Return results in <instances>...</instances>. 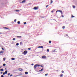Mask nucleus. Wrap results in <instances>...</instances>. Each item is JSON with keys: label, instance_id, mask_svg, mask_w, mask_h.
I'll list each match as a JSON object with an SVG mask.
<instances>
[{"label": "nucleus", "instance_id": "obj_1", "mask_svg": "<svg viewBox=\"0 0 77 77\" xmlns=\"http://www.w3.org/2000/svg\"><path fill=\"white\" fill-rule=\"evenodd\" d=\"M39 7H35L33 8V9L34 10H37V9H38Z\"/></svg>", "mask_w": 77, "mask_h": 77}, {"label": "nucleus", "instance_id": "obj_2", "mask_svg": "<svg viewBox=\"0 0 77 77\" xmlns=\"http://www.w3.org/2000/svg\"><path fill=\"white\" fill-rule=\"evenodd\" d=\"M23 53H24L23 54H24V55H26V54L27 53V51H24L23 52Z\"/></svg>", "mask_w": 77, "mask_h": 77}, {"label": "nucleus", "instance_id": "obj_3", "mask_svg": "<svg viewBox=\"0 0 77 77\" xmlns=\"http://www.w3.org/2000/svg\"><path fill=\"white\" fill-rule=\"evenodd\" d=\"M8 73V71L6 70L5 71V72H4L3 73V75H5V74H6Z\"/></svg>", "mask_w": 77, "mask_h": 77}, {"label": "nucleus", "instance_id": "obj_4", "mask_svg": "<svg viewBox=\"0 0 77 77\" xmlns=\"http://www.w3.org/2000/svg\"><path fill=\"white\" fill-rule=\"evenodd\" d=\"M25 2H26V0H24L22 2H21L20 3H25Z\"/></svg>", "mask_w": 77, "mask_h": 77}, {"label": "nucleus", "instance_id": "obj_5", "mask_svg": "<svg viewBox=\"0 0 77 77\" xmlns=\"http://www.w3.org/2000/svg\"><path fill=\"white\" fill-rule=\"evenodd\" d=\"M42 57L43 59H45V58H47V57H46L45 56H42Z\"/></svg>", "mask_w": 77, "mask_h": 77}, {"label": "nucleus", "instance_id": "obj_6", "mask_svg": "<svg viewBox=\"0 0 77 77\" xmlns=\"http://www.w3.org/2000/svg\"><path fill=\"white\" fill-rule=\"evenodd\" d=\"M58 12H60V13H61V14H63V13L62 12V11L60 10H58Z\"/></svg>", "mask_w": 77, "mask_h": 77}, {"label": "nucleus", "instance_id": "obj_7", "mask_svg": "<svg viewBox=\"0 0 77 77\" xmlns=\"http://www.w3.org/2000/svg\"><path fill=\"white\" fill-rule=\"evenodd\" d=\"M19 71H23V69H21V68H19Z\"/></svg>", "mask_w": 77, "mask_h": 77}, {"label": "nucleus", "instance_id": "obj_8", "mask_svg": "<svg viewBox=\"0 0 77 77\" xmlns=\"http://www.w3.org/2000/svg\"><path fill=\"white\" fill-rule=\"evenodd\" d=\"M37 67V65L36 64L34 66V69H36V68Z\"/></svg>", "mask_w": 77, "mask_h": 77}, {"label": "nucleus", "instance_id": "obj_9", "mask_svg": "<svg viewBox=\"0 0 77 77\" xmlns=\"http://www.w3.org/2000/svg\"><path fill=\"white\" fill-rule=\"evenodd\" d=\"M3 52H4V51H0V54H1V53H3Z\"/></svg>", "mask_w": 77, "mask_h": 77}, {"label": "nucleus", "instance_id": "obj_10", "mask_svg": "<svg viewBox=\"0 0 77 77\" xmlns=\"http://www.w3.org/2000/svg\"><path fill=\"white\" fill-rule=\"evenodd\" d=\"M38 48H43L44 47H43V46H39L38 47Z\"/></svg>", "mask_w": 77, "mask_h": 77}, {"label": "nucleus", "instance_id": "obj_11", "mask_svg": "<svg viewBox=\"0 0 77 77\" xmlns=\"http://www.w3.org/2000/svg\"><path fill=\"white\" fill-rule=\"evenodd\" d=\"M60 77H62V76H63V74H61L60 75Z\"/></svg>", "mask_w": 77, "mask_h": 77}, {"label": "nucleus", "instance_id": "obj_12", "mask_svg": "<svg viewBox=\"0 0 77 77\" xmlns=\"http://www.w3.org/2000/svg\"><path fill=\"white\" fill-rule=\"evenodd\" d=\"M11 60H15V58H11Z\"/></svg>", "mask_w": 77, "mask_h": 77}, {"label": "nucleus", "instance_id": "obj_13", "mask_svg": "<svg viewBox=\"0 0 77 77\" xmlns=\"http://www.w3.org/2000/svg\"><path fill=\"white\" fill-rule=\"evenodd\" d=\"M0 71H3L4 70H3V69H0Z\"/></svg>", "mask_w": 77, "mask_h": 77}, {"label": "nucleus", "instance_id": "obj_14", "mask_svg": "<svg viewBox=\"0 0 77 77\" xmlns=\"http://www.w3.org/2000/svg\"><path fill=\"white\" fill-rule=\"evenodd\" d=\"M25 74H28V72H25Z\"/></svg>", "mask_w": 77, "mask_h": 77}, {"label": "nucleus", "instance_id": "obj_15", "mask_svg": "<svg viewBox=\"0 0 77 77\" xmlns=\"http://www.w3.org/2000/svg\"><path fill=\"white\" fill-rule=\"evenodd\" d=\"M4 29H9V28H7L6 27H5L4 28Z\"/></svg>", "mask_w": 77, "mask_h": 77}, {"label": "nucleus", "instance_id": "obj_16", "mask_svg": "<svg viewBox=\"0 0 77 77\" xmlns=\"http://www.w3.org/2000/svg\"><path fill=\"white\" fill-rule=\"evenodd\" d=\"M17 24H20V22L19 21L17 22Z\"/></svg>", "mask_w": 77, "mask_h": 77}, {"label": "nucleus", "instance_id": "obj_17", "mask_svg": "<svg viewBox=\"0 0 77 77\" xmlns=\"http://www.w3.org/2000/svg\"><path fill=\"white\" fill-rule=\"evenodd\" d=\"M52 3H53V0H51V4Z\"/></svg>", "mask_w": 77, "mask_h": 77}, {"label": "nucleus", "instance_id": "obj_18", "mask_svg": "<svg viewBox=\"0 0 77 77\" xmlns=\"http://www.w3.org/2000/svg\"><path fill=\"white\" fill-rule=\"evenodd\" d=\"M17 38H21V36H17Z\"/></svg>", "mask_w": 77, "mask_h": 77}, {"label": "nucleus", "instance_id": "obj_19", "mask_svg": "<svg viewBox=\"0 0 77 77\" xmlns=\"http://www.w3.org/2000/svg\"><path fill=\"white\" fill-rule=\"evenodd\" d=\"M20 75H23V74H22V73L20 74V75H17V76H20Z\"/></svg>", "mask_w": 77, "mask_h": 77}, {"label": "nucleus", "instance_id": "obj_20", "mask_svg": "<svg viewBox=\"0 0 77 77\" xmlns=\"http://www.w3.org/2000/svg\"><path fill=\"white\" fill-rule=\"evenodd\" d=\"M73 8H74V9L75 8V6H74V5H73Z\"/></svg>", "mask_w": 77, "mask_h": 77}, {"label": "nucleus", "instance_id": "obj_21", "mask_svg": "<svg viewBox=\"0 0 77 77\" xmlns=\"http://www.w3.org/2000/svg\"><path fill=\"white\" fill-rule=\"evenodd\" d=\"M5 59H6V58H3L4 61H5Z\"/></svg>", "mask_w": 77, "mask_h": 77}, {"label": "nucleus", "instance_id": "obj_22", "mask_svg": "<svg viewBox=\"0 0 77 77\" xmlns=\"http://www.w3.org/2000/svg\"><path fill=\"white\" fill-rule=\"evenodd\" d=\"M37 66H40V65H38V64H36Z\"/></svg>", "mask_w": 77, "mask_h": 77}, {"label": "nucleus", "instance_id": "obj_23", "mask_svg": "<svg viewBox=\"0 0 77 77\" xmlns=\"http://www.w3.org/2000/svg\"><path fill=\"white\" fill-rule=\"evenodd\" d=\"M16 12H19V10H16Z\"/></svg>", "mask_w": 77, "mask_h": 77}, {"label": "nucleus", "instance_id": "obj_24", "mask_svg": "<svg viewBox=\"0 0 77 77\" xmlns=\"http://www.w3.org/2000/svg\"><path fill=\"white\" fill-rule=\"evenodd\" d=\"M13 41H15V38H13Z\"/></svg>", "mask_w": 77, "mask_h": 77}, {"label": "nucleus", "instance_id": "obj_25", "mask_svg": "<svg viewBox=\"0 0 77 77\" xmlns=\"http://www.w3.org/2000/svg\"><path fill=\"white\" fill-rule=\"evenodd\" d=\"M74 17H75L74 16H72V18H74Z\"/></svg>", "mask_w": 77, "mask_h": 77}, {"label": "nucleus", "instance_id": "obj_26", "mask_svg": "<svg viewBox=\"0 0 77 77\" xmlns=\"http://www.w3.org/2000/svg\"><path fill=\"white\" fill-rule=\"evenodd\" d=\"M18 45H19V43H17L16 44V45L18 46Z\"/></svg>", "mask_w": 77, "mask_h": 77}, {"label": "nucleus", "instance_id": "obj_27", "mask_svg": "<svg viewBox=\"0 0 77 77\" xmlns=\"http://www.w3.org/2000/svg\"><path fill=\"white\" fill-rule=\"evenodd\" d=\"M47 51H48V52H49V49H47Z\"/></svg>", "mask_w": 77, "mask_h": 77}, {"label": "nucleus", "instance_id": "obj_28", "mask_svg": "<svg viewBox=\"0 0 77 77\" xmlns=\"http://www.w3.org/2000/svg\"><path fill=\"white\" fill-rule=\"evenodd\" d=\"M51 41H49V44H51Z\"/></svg>", "mask_w": 77, "mask_h": 77}, {"label": "nucleus", "instance_id": "obj_29", "mask_svg": "<svg viewBox=\"0 0 77 77\" xmlns=\"http://www.w3.org/2000/svg\"><path fill=\"white\" fill-rule=\"evenodd\" d=\"M5 65H6V64H3V66H5Z\"/></svg>", "mask_w": 77, "mask_h": 77}, {"label": "nucleus", "instance_id": "obj_30", "mask_svg": "<svg viewBox=\"0 0 77 77\" xmlns=\"http://www.w3.org/2000/svg\"><path fill=\"white\" fill-rule=\"evenodd\" d=\"M16 21H17V19L14 20V22H16Z\"/></svg>", "mask_w": 77, "mask_h": 77}, {"label": "nucleus", "instance_id": "obj_31", "mask_svg": "<svg viewBox=\"0 0 77 77\" xmlns=\"http://www.w3.org/2000/svg\"><path fill=\"white\" fill-rule=\"evenodd\" d=\"M23 23L24 24H26V22H24Z\"/></svg>", "mask_w": 77, "mask_h": 77}, {"label": "nucleus", "instance_id": "obj_32", "mask_svg": "<svg viewBox=\"0 0 77 77\" xmlns=\"http://www.w3.org/2000/svg\"><path fill=\"white\" fill-rule=\"evenodd\" d=\"M62 73H64V71H62Z\"/></svg>", "mask_w": 77, "mask_h": 77}, {"label": "nucleus", "instance_id": "obj_33", "mask_svg": "<svg viewBox=\"0 0 77 77\" xmlns=\"http://www.w3.org/2000/svg\"><path fill=\"white\" fill-rule=\"evenodd\" d=\"M31 49L30 48H28V50H30Z\"/></svg>", "mask_w": 77, "mask_h": 77}, {"label": "nucleus", "instance_id": "obj_34", "mask_svg": "<svg viewBox=\"0 0 77 77\" xmlns=\"http://www.w3.org/2000/svg\"><path fill=\"white\" fill-rule=\"evenodd\" d=\"M48 75V74H46L45 75V76H47V75Z\"/></svg>", "mask_w": 77, "mask_h": 77}, {"label": "nucleus", "instance_id": "obj_35", "mask_svg": "<svg viewBox=\"0 0 77 77\" xmlns=\"http://www.w3.org/2000/svg\"><path fill=\"white\" fill-rule=\"evenodd\" d=\"M10 74H11V73H8V75H10Z\"/></svg>", "mask_w": 77, "mask_h": 77}, {"label": "nucleus", "instance_id": "obj_36", "mask_svg": "<svg viewBox=\"0 0 77 77\" xmlns=\"http://www.w3.org/2000/svg\"><path fill=\"white\" fill-rule=\"evenodd\" d=\"M1 77H4V76L3 75H1Z\"/></svg>", "mask_w": 77, "mask_h": 77}, {"label": "nucleus", "instance_id": "obj_37", "mask_svg": "<svg viewBox=\"0 0 77 77\" xmlns=\"http://www.w3.org/2000/svg\"><path fill=\"white\" fill-rule=\"evenodd\" d=\"M65 28V26H63V29H64Z\"/></svg>", "mask_w": 77, "mask_h": 77}, {"label": "nucleus", "instance_id": "obj_38", "mask_svg": "<svg viewBox=\"0 0 77 77\" xmlns=\"http://www.w3.org/2000/svg\"><path fill=\"white\" fill-rule=\"evenodd\" d=\"M56 49L54 50L53 51V52H55V51H56Z\"/></svg>", "mask_w": 77, "mask_h": 77}, {"label": "nucleus", "instance_id": "obj_39", "mask_svg": "<svg viewBox=\"0 0 77 77\" xmlns=\"http://www.w3.org/2000/svg\"><path fill=\"white\" fill-rule=\"evenodd\" d=\"M63 18V17H64V16H63V15H62L61 16Z\"/></svg>", "mask_w": 77, "mask_h": 77}, {"label": "nucleus", "instance_id": "obj_40", "mask_svg": "<svg viewBox=\"0 0 77 77\" xmlns=\"http://www.w3.org/2000/svg\"><path fill=\"white\" fill-rule=\"evenodd\" d=\"M13 75H10V77H11V76H12Z\"/></svg>", "mask_w": 77, "mask_h": 77}, {"label": "nucleus", "instance_id": "obj_41", "mask_svg": "<svg viewBox=\"0 0 77 77\" xmlns=\"http://www.w3.org/2000/svg\"><path fill=\"white\" fill-rule=\"evenodd\" d=\"M43 68H42V69H41V71H43Z\"/></svg>", "mask_w": 77, "mask_h": 77}, {"label": "nucleus", "instance_id": "obj_42", "mask_svg": "<svg viewBox=\"0 0 77 77\" xmlns=\"http://www.w3.org/2000/svg\"><path fill=\"white\" fill-rule=\"evenodd\" d=\"M2 50H4V48H2Z\"/></svg>", "mask_w": 77, "mask_h": 77}, {"label": "nucleus", "instance_id": "obj_43", "mask_svg": "<svg viewBox=\"0 0 77 77\" xmlns=\"http://www.w3.org/2000/svg\"><path fill=\"white\" fill-rule=\"evenodd\" d=\"M3 73V72H1V74H2Z\"/></svg>", "mask_w": 77, "mask_h": 77}, {"label": "nucleus", "instance_id": "obj_44", "mask_svg": "<svg viewBox=\"0 0 77 77\" xmlns=\"http://www.w3.org/2000/svg\"><path fill=\"white\" fill-rule=\"evenodd\" d=\"M40 66H41V67H43V66L42 65H41Z\"/></svg>", "mask_w": 77, "mask_h": 77}, {"label": "nucleus", "instance_id": "obj_45", "mask_svg": "<svg viewBox=\"0 0 77 77\" xmlns=\"http://www.w3.org/2000/svg\"><path fill=\"white\" fill-rule=\"evenodd\" d=\"M48 5H47L46 6V8H47V7H48Z\"/></svg>", "mask_w": 77, "mask_h": 77}, {"label": "nucleus", "instance_id": "obj_46", "mask_svg": "<svg viewBox=\"0 0 77 77\" xmlns=\"http://www.w3.org/2000/svg\"><path fill=\"white\" fill-rule=\"evenodd\" d=\"M39 71L41 72V71H41V70H39Z\"/></svg>", "mask_w": 77, "mask_h": 77}, {"label": "nucleus", "instance_id": "obj_47", "mask_svg": "<svg viewBox=\"0 0 77 77\" xmlns=\"http://www.w3.org/2000/svg\"><path fill=\"white\" fill-rule=\"evenodd\" d=\"M34 65L33 63L32 64H31V65Z\"/></svg>", "mask_w": 77, "mask_h": 77}, {"label": "nucleus", "instance_id": "obj_48", "mask_svg": "<svg viewBox=\"0 0 77 77\" xmlns=\"http://www.w3.org/2000/svg\"><path fill=\"white\" fill-rule=\"evenodd\" d=\"M51 12H53V11H51Z\"/></svg>", "mask_w": 77, "mask_h": 77}, {"label": "nucleus", "instance_id": "obj_49", "mask_svg": "<svg viewBox=\"0 0 77 77\" xmlns=\"http://www.w3.org/2000/svg\"><path fill=\"white\" fill-rule=\"evenodd\" d=\"M2 34V32H0V34Z\"/></svg>", "mask_w": 77, "mask_h": 77}, {"label": "nucleus", "instance_id": "obj_50", "mask_svg": "<svg viewBox=\"0 0 77 77\" xmlns=\"http://www.w3.org/2000/svg\"><path fill=\"white\" fill-rule=\"evenodd\" d=\"M58 12V10H57V11L56 12Z\"/></svg>", "mask_w": 77, "mask_h": 77}, {"label": "nucleus", "instance_id": "obj_51", "mask_svg": "<svg viewBox=\"0 0 77 77\" xmlns=\"http://www.w3.org/2000/svg\"><path fill=\"white\" fill-rule=\"evenodd\" d=\"M0 68H2V66L0 67Z\"/></svg>", "mask_w": 77, "mask_h": 77}, {"label": "nucleus", "instance_id": "obj_52", "mask_svg": "<svg viewBox=\"0 0 77 77\" xmlns=\"http://www.w3.org/2000/svg\"><path fill=\"white\" fill-rule=\"evenodd\" d=\"M21 43H22L21 42L20 43V44H21Z\"/></svg>", "mask_w": 77, "mask_h": 77}, {"label": "nucleus", "instance_id": "obj_53", "mask_svg": "<svg viewBox=\"0 0 77 77\" xmlns=\"http://www.w3.org/2000/svg\"><path fill=\"white\" fill-rule=\"evenodd\" d=\"M6 69V68H5V69Z\"/></svg>", "mask_w": 77, "mask_h": 77}, {"label": "nucleus", "instance_id": "obj_54", "mask_svg": "<svg viewBox=\"0 0 77 77\" xmlns=\"http://www.w3.org/2000/svg\"><path fill=\"white\" fill-rule=\"evenodd\" d=\"M33 0L35 1V0Z\"/></svg>", "mask_w": 77, "mask_h": 77}]
</instances>
